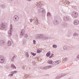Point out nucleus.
<instances>
[{
	"label": "nucleus",
	"instance_id": "6e6552de",
	"mask_svg": "<svg viewBox=\"0 0 79 79\" xmlns=\"http://www.w3.org/2000/svg\"><path fill=\"white\" fill-rule=\"evenodd\" d=\"M63 49L64 50H71L72 49L71 46L68 47V46H65L63 47Z\"/></svg>",
	"mask_w": 79,
	"mask_h": 79
},
{
	"label": "nucleus",
	"instance_id": "b1692460",
	"mask_svg": "<svg viewBox=\"0 0 79 79\" xmlns=\"http://www.w3.org/2000/svg\"><path fill=\"white\" fill-rule=\"evenodd\" d=\"M50 55H51V52H50V51L49 52H48L46 54V56H50Z\"/></svg>",
	"mask_w": 79,
	"mask_h": 79
},
{
	"label": "nucleus",
	"instance_id": "f8f14e48",
	"mask_svg": "<svg viewBox=\"0 0 79 79\" xmlns=\"http://www.w3.org/2000/svg\"><path fill=\"white\" fill-rule=\"evenodd\" d=\"M79 20H75L74 21L73 24H74V25H77V24H79Z\"/></svg>",
	"mask_w": 79,
	"mask_h": 79
},
{
	"label": "nucleus",
	"instance_id": "e433bc0d",
	"mask_svg": "<svg viewBox=\"0 0 79 79\" xmlns=\"http://www.w3.org/2000/svg\"><path fill=\"white\" fill-rule=\"evenodd\" d=\"M77 60H79V54L77 55Z\"/></svg>",
	"mask_w": 79,
	"mask_h": 79
},
{
	"label": "nucleus",
	"instance_id": "f704fd0d",
	"mask_svg": "<svg viewBox=\"0 0 79 79\" xmlns=\"http://www.w3.org/2000/svg\"><path fill=\"white\" fill-rule=\"evenodd\" d=\"M65 61H67L68 60V58H64Z\"/></svg>",
	"mask_w": 79,
	"mask_h": 79
},
{
	"label": "nucleus",
	"instance_id": "7c9ffc66",
	"mask_svg": "<svg viewBox=\"0 0 79 79\" xmlns=\"http://www.w3.org/2000/svg\"><path fill=\"white\" fill-rule=\"evenodd\" d=\"M54 56V55H53V54H52L51 56L49 57V58H52V57H53Z\"/></svg>",
	"mask_w": 79,
	"mask_h": 79
},
{
	"label": "nucleus",
	"instance_id": "c756f323",
	"mask_svg": "<svg viewBox=\"0 0 79 79\" xmlns=\"http://www.w3.org/2000/svg\"><path fill=\"white\" fill-rule=\"evenodd\" d=\"M43 69H48V66H45L43 68Z\"/></svg>",
	"mask_w": 79,
	"mask_h": 79
},
{
	"label": "nucleus",
	"instance_id": "a18cd8bd",
	"mask_svg": "<svg viewBox=\"0 0 79 79\" xmlns=\"http://www.w3.org/2000/svg\"><path fill=\"white\" fill-rule=\"evenodd\" d=\"M12 58L13 59V60H14V58H15V56H14Z\"/></svg>",
	"mask_w": 79,
	"mask_h": 79
},
{
	"label": "nucleus",
	"instance_id": "2eb2a0df",
	"mask_svg": "<svg viewBox=\"0 0 79 79\" xmlns=\"http://www.w3.org/2000/svg\"><path fill=\"white\" fill-rule=\"evenodd\" d=\"M33 20L34 21V23H35V24L36 25H38V24H39L38 19H33Z\"/></svg>",
	"mask_w": 79,
	"mask_h": 79
},
{
	"label": "nucleus",
	"instance_id": "aec40b11",
	"mask_svg": "<svg viewBox=\"0 0 79 79\" xmlns=\"http://www.w3.org/2000/svg\"><path fill=\"white\" fill-rule=\"evenodd\" d=\"M58 63H59L58 61H56L54 62L52 64L54 66H55L56 65H57V64H58Z\"/></svg>",
	"mask_w": 79,
	"mask_h": 79
},
{
	"label": "nucleus",
	"instance_id": "9d476101",
	"mask_svg": "<svg viewBox=\"0 0 79 79\" xmlns=\"http://www.w3.org/2000/svg\"><path fill=\"white\" fill-rule=\"evenodd\" d=\"M13 19L15 21H18L19 19V17L17 15H15L13 17Z\"/></svg>",
	"mask_w": 79,
	"mask_h": 79
},
{
	"label": "nucleus",
	"instance_id": "ea45409f",
	"mask_svg": "<svg viewBox=\"0 0 79 79\" xmlns=\"http://www.w3.org/2000/svg\"><path fill=\"white\" fill-rule=\"evenodd\" d=\"M26 53L27 55V57H29V53H28V52H26Z\"/></svg>",
	"mask_w": 79,
	"mask_h": 79
},
{
	"label": "nucleus",
	"instance_id": "39448f33",
	"mask_svg": "<svg viewBox=\"0 0 79 79\" xmlns=\"http://www.w3.org/2000/svg\"><path fill=\"white\" fill-rule=\"evenodd\" d=\"M77 15H78V13L74 11L72 13V16L74 18H77Z\"/></svg>",
	"mask_w": 79,
	"mask_h": 79
},
{
	"label": "nucleus",
	"instance_id": "f03ea898",
	"mask_svg": "<svg viewBox=\"0 0 79 79\" xmlns=\"http://www.w3.org/2000/svg\"><path fill=\"white\" fill-rule=\"evenodd\" d=\"M38 11L41 13L40 15H45V10H44L43 9H40L38 10Z\"/></svg>",
	"mask_w": 79,
	"mask_h": 79
},
{
	"label": "nucleus",
	"instance_id": "f3484780",
	"mask_svg": "<svg viewBox=\"0 0 79 79\" xmlns=\"http://www.w3.org/2000/svg\"><path fill=\"white\" fill-rule=\"evenodd\" d=\"M37 5L38 8H41V7H42V4H41V3H38L37 4Z\"/></svg>",
	"mask_w": 79,
	"mask_h": 79
},
{
	"label": "nucleus",
	"instance_id": "79ce46f5",
	"mask_svg": "<svg viewBox=\"0 0 79 79\" xmlns=\"http://www.w3.org/2000/svg\"><path fill=\"white\" fill-rule=\"evenodd\" d=\"M57 61L59 62V63H57L58 64H59V63H60V62H61V60H58V61Z\"/></svg>",
	"mask_w": 79,
	"mask_h": 79
},
{
	"label": "nucleus",
	"instance_id": "72a5a7b5",
	"mask_svg": "<svg viewBox=\"0 0 79 79\" xmlns=\"http://www.w3.org/2000/svg\"><path fill=\"white\" fill-rule=\"evenodd\" d=\"M47 16H51V14H50V13H48L47 14Z\"/></svg>",
	"mask_w": 79,
	"mask_h": 79
},
{
	"label": "nucleus",
	"instance_id": "c9c22d12",
	"mask_svg": "<svg viewBox=\"0 0 79 79\" xmlns=\"http://www.w3.org/2000/svg\"><path fill=\"white\" fill-rule=\"evenodd\" d=\"M22 69H25V66L23 65L22 67Z\"/></svg>",
	"mask_w": 79,
	"mask_h": 79
},
{
	"label": "nucleus",
	"instance_id": "0eeeda50",
	"mask_svg": "<svg viewBox=\"0 0 79 79\" xmlns=\"http://www.w3.org/2000/svg\"><path fill=\"white\" fill-rule=\"evenodd\" d=\"M6 28V26L3 23H2L0 25V29L1 30H5Z\"/></svg>",
	"mask_w": 79,
	"mask_h": 79
},
{
	"label": "nucleus",
	"instance_id": "f257e3e1",
	"mask_svg": "<svg viewBox=\"0 0 79 79\" xmlns=\"http://www.w3.org/2000/svg\"><path fill=\"white\" fill-rule=\"evenodd\" d=\"M10 30H9L8 31V36L9 37H11L12 35V31L13 29V27L12 26V25L11 24L10 26Z\"/></svg>",
	"mask_w": 79,
	"mask_h": 79
},
{
	"label": "nucleus",
	"instance_id": "8fccbe9b",
	"mask_svg": "<svg viewBox=\"0 0 79 79\" xmlns=\"http://www.w3.org/2000/svg\"><path fill=\"white\" fill-rule=\"evenodd\" d=\"M11 1H13V0H10Z\"/></svg>",
	"mask_w": 79,
	"mask_h": 79
},
{
	"label": "nucleus",
	"instance_id": "c85d7f7f",
	"mask_svg": "<svg viewBox=\"0 0 79 79\" xmlns=\"http://www.w3.org/2000/svg\"><path fill=\"white\" fill-rule=\"evenodd\" d=\"M31 54L32 55H33V56H34L36 55V53H34V52H31Z\"/></svg>",
	"mask_w": 79,
	"mask_h": 79
},
{
	"label": "nucleus",
	"instance_id": "a211bd4d",
	"mask_svg": "<svg viewBox=\"0 0 79 79\" xmlns=\"http://www.w3.org/2000/svg\"><path fill=\"white\" fill-rule=\"evenodd\" d=\"M53 24H54V25H57V24H58V21L57 20H55L53 22Z\"/></svg>",
	"mask_w": 79,
	"mask_h": 79
},
{
	"label": "nucleus",
	"instance_id": "3c124183",
	"mask_svg": "<svg viewBox=\"0 0 79 79\" xmlns=\"http://www.w3.org/2000/svg\"><path fill=\"white\" fill-rule=\"evenodd\" d=\"M34 62V63H35V62Z\"/></svg>",
	"mask_w": 79,
	"mask_h": 79
},
{
	"label": "nucleus",
	"instance_id": "393cba45",
	"mask_svg": "<svg viewBox=\"0 0 79 79\" xmlns=\"http://www.w3.org/2000/svg\"><path fill=\"white\" fill-rule=\"evenodd\" d=\"M73 35L74 36L77 37V36H78V34L76 33H73Z\"/></svg>",
	"mask_w": 79,
	"mask_h": 79
},
{
	"label": "nucleus",
	"instance_id": "49530a36",
	"mask_svg": "<svg viewBox=\"0 0 79 79\" xmlns=\"http://www.w3.org/2000/svg\"><path fill=\"white\" fill-rule=\"evenodd\" d=\"M13 59L12 58V59H11V61H13L14 60H13Z\"/></svg>",
	"mask_w": 79,
	"mask_h": 79
},
{
	"label": "nucleus",
	"instance_id": "423d86ee",
	"mask_svg": "<svg viewBox=\"0 0 79 79\" xmlns=\"http://www.w3.org/2000/svg\"><path fill=\"white\" fill-rule=\"evenodd\" d=\"M66 75H67V74H66V73L59 74L56 77L55 79H60V78H61V77H64V76H66Z\"/></svg>",
	"mask_w": 79,
	"mask_h": 79
},
{
	"label": "nucleus",
	"instance_id": "6ab92c4d",
	"mask_svg": "<svg viewBox=\"0 0 79 79\" xmlns=\"http://www.w3.org/2000/svg\"><path fill=\"white\" fill-rule=\"evenodd\" d=\"M42 39H43V40H47L48 39V37L44 36V35H43V36H42Z\"/></svg>",
	"mask_w": 79,
	"mask_h": 79
},
{
	"label": "nucleus",
	"instance_id": "58836bf2",
	"mask_svg": "<svg viewBox=\"0 0 79 79\" xmlns=\"http://www.w3.org/2000/svg\"><path fill=\"white\" fill-rule=\"evenodd\" d=\"M48 66V68H52V67H53V66H52V65H49Z\"/></svg>",
	"mask_w": 79,
	"mask_h": 79
},
{
	"label": "nucleus",
	"instance_id": "a19ab883",
	"mask_svg": "<svg viewBox=\"0 0 79 79\" xmlns=\"http://www.w3.org/2000/svg\"><path fill=\"white\" fill-rule=\"evenodd\" d=\"M13 74L12 73L11 74H10L9 75V76H13Z\"/></svg>",
	"mask_w": 79,
	"mask_h": 79
},
{
	"label": "nucleus",
	"instance_id": "7ed1b4c3",
	"mask_svg": "<svg viewBox=\"0 0 79 79\" xmlns=\"http://www.w3.org/2000/svg\"><path fill=\"white\" fill-rule=\"evenodd\" d=\"M64 21H69L71 20V17L69 16H65L63 17Z\"/></svg>",
	"mask_w": 79,
	"mask_h": 79
},
{
	"label": "nucleus",
	"instance_id": "5701e85b",
	"mask_svg": "<svg viewBox=\"0 0 79 79\" xmlns=\"http://www.w3.org/2000/svg\"><path fill=\"white\" fill-rule=\"evenodd\" d=\"M37 53H40V52H42V51H41V49H37Z\"/></svg>",
	"mask_w": 79,
	"mask_h": 79
},
{
	"label": "nucleus",
	"instance_id": "2f4dec72",
	"mask_svg": "<svg viewBox=\"0 0 79 79\" xmlns=\"http://www.w3.org/2000/svg\"><path fill=\"white\" fill-rule=\"evenodd\" d=\"M33 44H34V45H35V44H36V43H35V42H36V41H35V40H33Z\"/></svg>",
	"mask_w": 79,
	"mask_h": 79
},
{
	"label": "nucleus",
	"instance_id": "ddd939ff",
	"mask_svg": "<svg viewBox=\"0 0 79 79\" xmlns=\"http://www.w3.org/2000/svg\"><path fill=\"white\" fill-rule=\"evenodd\" d=\"M5 41L4 40H2L0 41V45L2 46V45H5Z\"/></svg>",
	"mask_w": 79,
	"mask_h": 79
},
{
	"label": "nucleus",
	"instance_id": "cd10ccee",
	"mask_svg": "<svg viewBox=\"0 0 79 79\" xmlns=\"http://www.w3.org/2000/svg\"><path fill=\"white\" fill-rule=\"evenodd\" d=\"M11 67H13V68H15V69H16V66L14 65L13 64H11Z\"/></svg>",
	"mask_w": 79,
	"mask_h": 79
},
{
	"label": "nucleus",
	"instance_id": "09e8293b",
	"mask_svg": "<svg viewBox=\"0 0 79 79\" xmlns=\"http://www.w3.org/2000/svg\"><path fill=\"white\" fill-rule=\"evenodd\" d=\"M28 2H30V1H31V0H27Z\"/></svg>",
	"mask_w": 79,
	"mask_h": 79
},
{
	"label": "nucleus",
	"instance_id": "4468645a",
	"mask_svg": "<svg viewBox=\"0 0 79 79\" xmlns=\"http://www.w3.org/2000/svg\"><path fill=\"white\" fill-rule=\"evenodd\" d=\"M2 57L4 59L3 56H0V63H3V62H4V59H2Z\"/></svg>",
	"mask_w": 79,
	"mask_h": 79
},
{
	"label": "nucleus",
	"instance_id": "9b49d317",
	"mask_svg": "<svg viewBox=\"0 0 79 79\" xmlns=\"http://www.w3.org/2000/svg\"><path fill=\"white\" fill-rule=\"evenodd\" d=\"M61 25L62 26V27L63 28L66 27L68 26L67 23H62L61 24Z\"/></svg>",
	"mask_w": 79,
	"mask_h": 79
},
{
	"label": "nucleus",
	"instance_id": "de8ad7c7",
	"mask_svg": "<svg viewBox=\"0 0 79 79\" xmlns=\"http://www.w3.org/2000/svg\"><path fill=\"white\" fill-rule=\"evenodd\" d=\"M68 37H70V35H68Z\"/></svg>",
	"mask_w": 79,
	"mask_h": 79
},
{
	"label": "nucleus",
	"instance_id": "412c9836",
	"mask_svg": "<svg viewBox=\"0 0 79 79\" xmlns=\"http://www.w3.org/2000/svg\"><path fill=\"white\" fill-rule=\"evenodd\" d=\"M48 63L49 64H52L53 63V61L51 60H48Z\"/></svg>",
	"mask_w": 79,
	"mask_h": 79
},
{
	"label": "nucleus",
	"instance_id": "c03bdc74",
	"mask_svg": "<svg viewBox=\"0 0 79 79\" xmlns=\"http://www.w3.org/2000/svg\"><path fill=\"white\" fill-rule=\"evenodd\" d=\"M66 3H68V4H69V3H70L69 2V1H66Z\"/></svg>",
	"mask_w": 79,
	"mask_h": 79
},
{
	"label": "nucleus",
	"instance_id": "20e7f679",
	"mask_svg": "<svg viewBox=\"0 0 79 79\" xmlns=\"http://www.w3.org/2000/svg\"><path fill=\"white\" fill-rule=\"evenodd\" d=\"M25 31L24 30H23L21 32V33L20 34V35L21 36H24L25 37L27 38L28 37V35L27 34H25Z\"/></svg>",
	"mask_w": 79,
	"mask_h": 79
},
{
	"label": "nucleus",
	"instance_id": "bb28decb",
	"mask_svg": "<svg viewBox=\"0 0 79 79\" xmlns=\"http://www.w3.org/2000/svg\"><path fill=\"white\" fill-rule=\"evenodd\" d=\"M52 47L53 48H57V46L56 44H54L53 45Z\"/></svg>",
	"mask_w": 79,
	"mask_h": 79
},
{
	"label": "nucleus",
	"instance_id": "473e14b6",
	"mask_svg": "<svg viewBox=\"0 0 79 79\" xmlns=\"http://www.w3.org/2000/svg\"><path fill=\"white\" fill-rule=\"evenodd\" d=\"M28 76H29V75L27 74L25 75V76H24V77H29Z\"/></svg>",
	"mask_w": 79,
	"mask_h": 79
},
{
	"label": "nucleus",
	"instance_id": "4c0bfd02",
	"mask_svg": "<svg viewBox=\"0 0 79 79\" xmlns=\"http://www.w3.org/2000/svg\"><path fill=\"white\" fill-rule=\"evenodd\" d=\"M27 42H26V40H24L23 42V44H25Z\"/></svg>",
	"mask_w": 79,
	"mask_h": 79
},
{
	"label": "nucleus",
	"instance_id": "4be33fe9",
	"mask_svg": "<svg viewBox=\"0 0 79 79\" xmlns=\"http://www.w3.org/2000/svg\"><path fill=\"white\" fill-rule=\"evenodd\" d=\"M11 41L10 40H9L8 43V45L9 46H11Z\"/></svg>",
	"mask_w": 79,
	"mask_h": 79
},
{
	"label": "nucleus",
	"instance_id": "1a4fd4ad",
	"mask_svg": "<svg viewBox=\"0 0 79 79\" xmlns=\"http://www.w3.org/2000/svg\"><path fill=\"white\" fill-rule=\"evenodd\" d=\"M43 36V34H42L37 35L36 38V39H42Z\"/></svg>",
	"mask_w": 79,
	"mask_h": 79
},
{
	"label": "nucleus",
	"instance_id": "37998d69",
	"mask_svg": "<svg viewBox=\"0 0 79 79\" xmlns=\"http://www.w3.org/2000/svg\"><path fill=\"white\" fill-rule=\"evenodd\" d=\"M32 19H30V23H32Z\"/></svg>",
	"mask_w": 79,
	"mask_h": 79
},
{
	"label": "nucleus",
	"instance_id": "a878e982",
	"mask_svg": "<svg viewBox=\"0 0 79 79\" xmlns=\"http://www.w3.org/2000/svg\"><path fill=\"white\" fill-rule=\"evenodd\" d=\"M17 73V71H14L10 72L11 74H15V73Z\"/></svg>",
	"mask_w": 79,
	"mask_h": 79
},
{
	"label": "nucleus",
	"instance_id": "dca6fc26",
	"mask_svg": "<svg viewBox=\"0 0 79 79\" xmlns=\"http://www.w3.org/2000/svg\"><path fill=\"white\" fill-rule=\"evenodd\" d=\"M0 7H1V8H2L4 9L5 8H6V5L4 4H1L0 5Z\"/></svg>",
	"mask_w": 79,
	"mask_h": 79
}]
</instances>
